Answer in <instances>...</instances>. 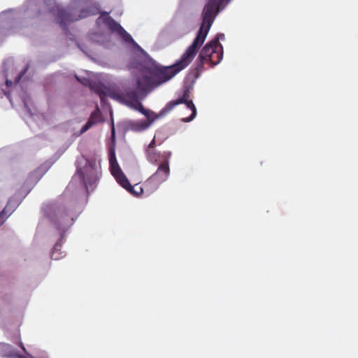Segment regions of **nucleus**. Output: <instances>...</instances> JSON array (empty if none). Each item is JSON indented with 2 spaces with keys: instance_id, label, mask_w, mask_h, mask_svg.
Here are the masks:
<instances>
[{
  "instance_id": "1",
  "label": "nucleus",
  "mask_w": 358,
  "mask_h": 358,
  "mask_svg": "<svg viewBox=\"0 0 358 358\" xmlns=\"http://www.w3.org/2000/svg\"><path fill=\"white\" fill-rule=\"evenodd\" d=\"M230 0H208L202 12V23L192 43L187 48L180 59L175 64L167 66H155L149 69L154 77L157 85L168 82L176 74L185 69L196 56L199 48L203 45L207 34L221 7Z\"/></svg>"
},
{
  "instance_id": "2",
  "label": "nucleus",
  "mask_w": 358,
  "mask_h": 358,
  "mask_svg": "<svg viewBox=\"0 0 358 358\" xmlns=\"http://www.w3.org/2000/svg\"><path fill=\"white\" fill-rule=\"evenodd\" d=\"M51 12H57L56 15L59 25L64 30H67V25L69 24L90 15L99 14L100 13V8L96 3H90L85 8L80 10L78 16L77 11L74 8H68L64 9L58 6L52 8Z\"/></svg>"
},
{
  "instance_id": "3",
  "label": "nucleus",
  "mask_w": 358,
  "mask_h": 358,
  "mask_svg": "<svg viewBox=\"0 0 358 358\" xmlns=\"http://www.w3.org/2000/svg\"><path fill=\"white\" fill-rule=\"evenodd\" d=\"M85 165L83 169H77L76 177L78 176L84 185L87 192L91 188L93 189L99 179L101 172L100 167L95 160H85Z\"/></svg>"
},
{
  "instance_id": "4",
  "label": "nucleus",
  "mask_w": 358,
  "mask_h": 358,
  "mask_svg": "<svg viewBox=\"0 0 358 358\" xmlns=\"http://www.w3.org/2000/svg\"><path fill=\"white\" fill-rule=\"evenodd\" d=\"M170 174L169 163L166 159L162 162L155 173H154L143 184V187H138L139 192L138 194L142 193L144 190L148 193L155 192L158 189L159 185L165 182Z\"/></svg>"
},
{
  "instance_id": "5",
  "label": "nucleus",
  "mask_w": 358,
  "mask_h": 358,
  "mask_svg": "<svg viewBox=\"0 0 358 358\" xmlns=\"http://www.w3.org/2000/svg\"><path fill=\"white\" fill-rule=\"evenodd\" d=\"M190 96V92L189 89H185L182 93L181 97L176 100L171 101L166 103L165 107L160 111L159 115H165L172 110L176 106L181 103H185L187 108L192 110V113L189 117L182 118V121L185 122H189L194 120L196 115V108L192 101L189 100Z\"/></svg>"
},
{
  "instance_id": "6",
  "label": "nucleus",
  "mask_w": 358,
  "mask_h": 358,
  "mask_svg": "<svg viewBox=\"0 0 358 358\" xmlns=\"http://www.w3.org/2000/svg\"><path fill=\"white\" fill-rule=\"evenodd\" d=\"M109 163L110 172L116 179L117 182L130 193L135 195H138V192L135 189V188L137 187V185L132 186L129 183L128 179L121 170L117 162L114 150L110 151L109 153Z\"/></svg>"
},
{
  "instance_id": "7",
  "label": "nucleus",
  "mask_w": 358,
  "mask_h": 358,
  "mask_svg": "<svg viewBox=\"0 0 358 358\" xmlns=\"http://www.w3.org/2000/svg\"><path fill=\"white\" fill-rule=\"evenodd\" d=\"M130 106L137 110L146 117L145 120H140L131 123V128L135 131H142L145 130L157 117L155 113L145 108L139 101H136V103H131Z\"/></svg>"
},
{
  "instance_id": "8",
  "label": "nucleus",
  "mask_w": 358,
  "mask_h": 358,
  "mask_svg": "<svg viewBox=\"0 0 358 358\" xmlns=\"http://www.w3.org/2000/svg\"><path fill=\"white\" fill-rule=\"evenodd\" d=\"M45 217L50 219V220L59 228L62 226L71 225L74 220L68 212H43Z\"/></svg>"
},
{
  "instance_id": "9",
  "label": "nucleus",
  "mask_w": 358,
  "mask_h": 358,
  "mask_svg": "<svg viewBox=\"0 0 358 358\" xmlns=\"http://www.w3.org/2000/svg\"><path fill=\"white\" fill-rule=\"evenodd\" d=\"M136 84L137 90L141 93H148L152 89L158 87L154 77L152 76L150 77L148 76H143L138 78Z\"/></svg>"
},
{
  "instance_id": "10",
  "label": "nucleus",
  "mask_w": 358,
  "mask_h": 358,
  "mask_svg": "<svg viewBox=\"0 0 358 358\" xmlns=\"http://www.w3.org/2000/svg\"><path fill=\"white\" fill-rule=\"evenodd\" d=\"M145 153L148 160L155 165L162 163V162H165L166 159L169 163V159L171 156V152L169 151L160 152L150 149H146Z\"/></svg>"
},
{
  "instance_id": "11",
  "label": "nucleus",
  "mask_w": 358,
  "mask_h": 358,
  "mask_svg": "<svg viewBox=\"0 0 358 358\" xmlns=\"http://www.w3.org/2000/svg\"><path fill=\"white\" fill-rule=\"evenodd\" d=\"M219 38H215L211 41L207 43L200 52L199 57L200 59H205L208 62L211 55L220 45Z\"/></svg>"
},
{
  "instance_id": "12",
  "label": "nucleus",
  "mask_w": 358,
  "mask_h": 358,
  "mask_svg": "<svg viewBox=\"0 0 358 358\" xmlns=\"http://www.w3.org/2000/svg\"><path fill=\"white\" fill-rule=\"evenodd\" d=\"M101 114L99 107L96 106V109L91 113L90 117L86 124L82 127L81 132H85L95 124L101 122Z\"/></svg>"
},
{
  "instance_id": "13",
  "label": "nucleus",
  "mask_w": 358,
  "mask_h": 358,
  "mask_svg": "<svg viewBox=\"0 0 358 358\" xmlns=\"http://www.w3.org/2000/svg\"><path fill=\"white\" fill-rule=\"evenodd\" d=\"M0 354L2 357L8 358H17L19 354L13 349V348L8 343H0Z\"/></svg>"
},
{
  "instance_id": "14",
  "label": "nucleus",
  "mask_w": 358,
  "mask_h": 358,
  "mask_svg": "<svg viewBox=\"0 0 358 358\" xmlns=\"http://www.w3.org/2000/svg\"><path fill=\"white\" fill-rule=\"evenodd\" d=\"M103 22L108 29H110L112 32H116L119 34V33L123 29V27L111 17H106L103 19Z\"/></svg>"
},
{
  "instance_id": "15",
  "label": "nucleus",
  "mask_w": 358,
  "mask_h": 358,
  "mask_svg": "<svg viewBox=\"0 0 358 358\" xmlns=\"http://www.w3.org/2000/svg\"><path fill=\"white\" fill-rule=\"evenodd\" d=\"M205 63H208V62L205 59H200L199 57H198L192 71L193 83L200 76L201 72L203 71V65Z\"/></svg>"
},
{
  "instance_id": "16",
  "label": "nucleus",
  "mask_w": 358,
  "mask_h": 358,
  "mask_svg": "<svg viewBox=\"0 0 358 358\" xmlns=\"http://www.w3.org/2000/svg\"><path fill=\"white\" fill-rule=\"evenodd\" d=\"M96 92L99 94L101 103L104 102L105 98L107 96L113 99H115L116 96L113 92L106 87H100Z\"/></svg>"
},
{
  "instance_id": "17",
  "label": "nucleus",
  "mask_w": 358,
  "mask_h": 358,
  "mask_svg": "<svg viewBox=\"0 0 358 358\" xmlns=\"http://www.w3.org/2000/svg\"><path fill=\"white\" fill-rule=\"evenodd\" d=\"M222 59V52L218 51L217 49L215 50L213 54L211 55V57L209 59L208 63L210 64V66L213 67L214 66L218 64Z\"/></svg>"
},
{
  "instance_id": "18",
  "label": "nucleus",
  "mask_w": 358,
  "mask_h": 358,
  "mask_svg": "<svg viewBox=\"0 0 358 358\" xmlns=\"http://www.w3.org/2000/svg\"><path fill=\"white\" fill-rule=\"evenodd\" d=\"M124 96L127 99L129 106H130L131 103H136V101H138V93L136 91L133 90L127 92Z\"/></svg>"
},
{
  "instance_id": "19",
  "label": "nucleus",
  "mask_w": 358,
  "mask_h": 358,
  "mask_svg": "<svg viewBox=\"0 0 358 358\" xmlns=\"http://www.w3.org/2000/svg\"><path fill=\"white\" fill-rule=\"evenodd\" d=\"M122 40H124L126 43H131L133 45H137L136 43L133 39L132 36L127 32L124 28L122 29V31L118 34Z\"/></svg>"
},
{
  "instance_id": "20",
  "label": "nucleus",
  "mask_w": 358,
  "mask_h": 358,
  "mask_svg": "<svg viewBox=\"0 0 358 358\" xmlns=\"http://www.w3.org/2000/svg\"><path fill=\"white\" fill-rule=\"evenodd\" d=\"M28 66H27L24 69L23 71H22L20 72V73L19 74L18 77L17 78V79L15 80L16 82H19L20 80L22 78V76H24L25 75V73H27V70H28Z\"/></svg>"
},
{
  "instance_id": "21",
  "label": "nucleus",
  "mask_w": 358,
  "mask_h": 358,
  "mask_svg": "<svg viewBox=\"0 0 358 358\" xmlns=\"http://www.w3.org/2000/svg\"><path fill=\"white\" fill-rule=\"evenodd\" d=\"M155 146H156V142H155V138H154L152 140V141L150 143V144L148 145L147 149L155 150Z\"/></svg>"
},
{
  "instance_id": "22",
  "label": "nucleus",
  "mask_w": 358,
  "mask_h": 358,
  "mask_svg": "<svg viewBox=\"0 0 358 358\" xmlns=\"http://www.w3.org/2000/svg\"><path fill=\"white\" fill-rule=\"evenodd\" d=\"M19 346L22 348V350L24 352H27L26 351V349L22 343V341H19V343H18Z\"/></svg>"
},
{
  "instance_id": "23",
  "label": "nucleus",
  "mask_w": 358,
  "mask_h": 358,
  "mask_svg": "<svg viewBox=\"0 0 358 358\" xmlns=\"http://www.w3.org/2000/svg\"><path fill=\"white\" fill-rule=\"evenodd\" d=\"M36 4H45V1L44 0H36ZM34 4H35V3H33Z\"/></svg>"
},
{
  "instance_id": "24",
  "label": "nucleus",
  "mask_w": 358,
  "mask_h": 358,
  "mask_svg": "<svg viewBox=\"0 0 358 358\" xmlns=\"http://www.w3.org/2000/svg\"><path fill=\"white\" fill-rule=\"evenodd\" d=\"M6 84L7 86L9 87V86L12 85L13 83H12L11 80H7L6 82Z\"/></svg>"
},
{
  "instance_id": "25",
  "label": "nucleus",
  "mask_w": 358,
  "mask_h": 358,
  "mask_svg": "<svg viewBox=\"0 0 358 358\" xmlns=\"http://www.w3.org/2000/svg\"><path fill=\"white\" fill-rule=\"evenodd\" d=\"M3 301H4L5 303H6V302H7L8 299H7V296H6V295H5V296H4V297L3 298Z\"/></svg>"
},
{
  "instance_id": "26",
  "label": "nucleus",
  "mask_w": 358,
  "mask_h": 358,
  "mask_svg": "<svg viewBox=\"0 0 358 358\" xmlns=\"http://www.w3.org/2000/svg\"><path fill=\"white\" fill-rule=\"evenodd\" d=\"M220 38H224V35L222 34H220Z\"/></svg>"
},
{
  "instance_id": "27",
  "label": "nucleus",
  "mask_w": 358,
  "mask_h": 358,
  "mask_svg": "<svg viewBox=\"0 0 358 358\" xmlns=\"http://www.w3.org/2000/svg\"><path fill=\"white\" fill-rule=\"evenodd\" d=\"M40 14H41V11H40V10H38V11L37 12V14L36 15V16H38Z\"/></svg>"
},
{
  "instance_id": "28",
  "label": "nucleus",
  "mask_w": 358,
  "mask_h": 358,
  "mask_svg": "<svg viewBox=\"0 0 358 358\" xmlns=\"http://www.w3.org/2000/svg\"><path fill=\"white\" fill-rule=\"evenodd\" d=\"M76 79H77L78 81H80V79H79V78H78L77 76H76Z\"/></svg>"
}]
</instances>
